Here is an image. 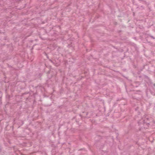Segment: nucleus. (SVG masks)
Instances as JSON below:
<instances>
[{
    "mask_svg": "<svg viewBox=\"0 0 155 155\" xmlns=\"http://www.w3.org/2000/svg\"><path fill=\"white\" fill-rule=\"evenodd\" d=\"M97 136H98V137H100V135H98Z\"/></svg>",
    "mask_w": 155,
    "mask_h": 155,
    "instance_id": "22",
    "label": "nucleus"
},
{
    "mask_svg": "<svg viewBox=\"0 0 155 155\" xmlns=\"http://www.w3.org/2000/svg\"><path fill=\"white\" fill-rule=\"evenodd\" d=\"M21 1V0H17V2H19V1Z\"/></svg>",
    "mask_w": 155,
    "mask_h": 155,
    "instance_id": "14",
    "label": "nucleus"
},
{
    "mask_svg": "<svg viewBox=\"0 0 155 155\" xmlns=\"http://www.w3.org/2000/svg\"><path fill=\"white\" fill-rule=\"evenodd\" d=\"M96 141L99 142V140H96Z\"/></svg>",
    "mask_w": 155,
    "mask_h": 155,
    "instance_id": "18",
    "label": "nucleus"
},
{
    "mask_svg": "<svg viewBox=\"0 0 155 155\" xmlns=\"http://www.w3.org/2000/svg\"><path fill=\"white\" fill-rule=\"evenodd\" d=\"M28 93H29V92H28V93L25 92V93H24L22 94V96H23V95H24L25 94H28Z\"/></svg>",
    "mask_w": 155,
    "mask_h": 155,
    "instance_id": "6",
    "label": "nucleus"
},
{
    "mask_svg": "<svg viewBox=\"0 0 155 155\" xmlns=\"http://www.w3.org/2000/svg\"><path fill=\"white\" fill-rule=\"evenodd\" d=\"M146 40H147V42L148 43H150V44H152V43H151V42H150V41H148L147 39H146Z\"/></svg>",
    "mask_w": 155,
    "mask_h": 155,
    "instance_id": "9",
    "label": "nucleus"
},
{
    "mask_svg": "<svg viewBox=\"0 0 155 155\" xmlns=\"http://www.w3.org/2000/svg\"><path fill=\"white\" fill-rule=\"evenodd\" d=\"M49 61H50L53 64L54 63V61H53L51 60L50 59Z\"/></svg>",
    "mask_w": 155,
    "mask_h": 155,
    "instance_id": "10",
    "label": "nucleus"
},
{
    "mask_svg": "<svg viewBox=\"0 0 155 155\" xmlns=\"http://www.w3.org/2000/svg\"><path fill=\"white\" fill-rule=\"evenodd\" d=\"M38 87H39V86H37L36 87H36V88H37Z\"/></svg>",
    "mask_w": 155,
    "mask_h": 155,
    "instance_id": "19",
    "label": "nucleus"
},
{
    "mask_svg": "<svg viewBox=\"0 0 155 155\" xmlns=\"http://www.w3.org/2000/svg\"><path fill=\"white\" fill-rule=\"evenodd\" d=\"M4 39L5 40H6V37Z\"/></svg>",
    "mask_w": 155,
    "mask_h": 155,
    "instance_id": "17",
    "label": "nucleus"
},
{
    "mask_svg": "<svg viewBox=\"0 0 155 155\" xmlns=\"http://www.w3.org/2000/svg\"><path fill=\"white\" fill-rule=\"evenodd\" d=\"M42 74L41 73H39L37 75V77L40 80L41 79V77L42 76Z\"/></svg>",
    "mask_w": 155,
    "mask_h": 155,
    "instance_id": "4",
    "label": "nucleus"
},
{
    "mask_svg": "<svg viewBox=\"0 0 155 155\" xmlns=\"http://www.w3.org/2000/svg\"><path fill=\"white\" fill-rule=\"evenodd\" d=\"M1 150H2V148L0 146V151L1 152Z\"/></svg>",
    "mask_w": 155,
    "mask_h": 155,
    "instance_id": "15",
    "label": "nucleus"
},
{
    "mask_svg": "<svg viewBox=\"0 0 155 155\" xmlns=\"http://www.w3.org/2000/svg\"><path fill=\"white\" fill-rule=\"evenodd\" d=\"M150 85L151 87L150 88H154V89H155V83H151Z\"/></svg>",
    "mask_w": 155,
    "mask_h": 155,
    "instance_id": "3",
    "label": "nucleus"
},
{
    "mask_svg": "<svg viewBox=\"0 0 155 155\" xmlns=\"http://www.w3.org/2000/svg\"><path fill=\"white\" fill-rule=\"evenodd\" d=\"M144 77H145V78H148V76H146V75H145V76H144Z\"/></svg>",
    "mask_w": 155,
    "mask_h": 155,
    "instance_id": "12",
    "label": "nucleus"
},
{
    "mask_svg": "<svg viewBox=\"0 0 155 155\" xmlns=\"http://www.w3.org/2000/svg\"><path fill=\"white\" fill-rule=\"evenodd\" d=\"M117 23L116 22H115V23H114L115 25H117Z\"/></svg>",
    "mask_w": 155,
    "mask_h": 155,
    "instance_id": "16",
    "label": "nucleus"
},
{
    "mask_svg": "<svg viewBox=\"0 0 155 155\" xmlns=\"http://www.w3.org/2000/svg\"><path fill=\"white\" fill-rule=\"evenodd\" d=\"M8 99H10V95H8Z\"/></svg>",
    "mask_w": 155,
    "mask_h": 155,
    "instance_id": "13",
    "label": "nucleus"
},
{
    "mask_svg": "<svg viewBox=\"0 0 155 155\" xmlns=\"http://www.w3.org/2000/svg\"><path fill=\"white\" fill-rule=\"evenodd\" d=\"M51 72V70H49L47 72V74H50Z\"/></svg>",
    "mask_w": 155,
    "mask_h": 155,
    "instance_id": "8",
    "label": "nucleus"
},
{
    "mask_svg": "<svg viewBox=\"0 0 155 155\" xmlns=\"http://www.w3.org/2000/svg\"><path fill=\"white\" fill-rule=\"evenodd\" d=\"M79 155H81V154H80Z\"/></svg>",
    "mask_w": 155,
    "mask_h": 155,
    "instance_id": "23",
    "label": "nucleus"
},
{
    "mask_svg": "<svg viewBox=\"0 0 155 155\" xmlns=\"http://www.w3.org/2000/svg\"><path fill=\"white\" fill-rule=\"evenodd\" d=\"M150 91L151 94L153 95H155V89L150 88Z\"/></svg>",
    "mask_w": 155,
    "mask_h": 155,
    "instance_id": "2",
    "label": "nucleus"
},
{
    "mask_svg": "<svg viewBox=\"0 0 155 155\" xmlns=\"http://www.w3.org/2000/svg\"><path fill=\"white\" fill-rule=\"evenodd\" d=\"M154 122L151 118H147L144 120H140L138 122V123L139 125L140 126V127L139 128L138 130H136V131H140L141 129L143 128H147V127L151 123Z\"/></svg>",
    "mask_w": 155,
    "mask_h": 155,
    "instance_id": "1",
    "label": "nucleus"
},
{
    "mask_svg": "<svg viewBox=\"0 0 155 155\" xmlns=\"http://www.w3.org/2000/svg\"><path fill=\"white\" fill-rule=\"evenodd\" d=\"M52 75H51V78L52 77ZM49 78H50V77H49Z\"/></svg>",
    "mask_w": 155,
    "mask_h": 155,
    "instance_id": "21",
    "label": "nucleus"
},
{
    "mask_svg": "<svg viewBox=\"0 0 155 155\" xmlns=\"http://www.w3.org/2000/svg\"><path fill=\"white\" fill-rule=\"evenodd\" d=\"M144 67H145L144 65H143V68L140 69V71H142L143 70L144 68Z\"/></svg>",
    "mask_w": 155,
    "mask_h": 155,
    "instance_id": "7",
    "label": "nucleus"
},
{
    "mask_svg": "<svg viewBox=\"0 0 155 155\" xmlns=\"http://www.w3.org/2000/svg\"><path fill=\"white\" fill-rule=\"evenodd\" d=\"M68 46L69 47L70 46V45H68Z\"/></svg>",
    "mask_w": 155,
    "mask_h": 155,
    "instance_id": "20",
    "label": "nucleus"
},
{
    "mask_svg": "<svg viewBox=\"0 0 155 155\" xmlns=\"http://www.w3.org/2000/svg\"><path fill=\"white\" fill-rule=\"evenodd\" d=\"M138 108L137 107V108H135V110H138Z\"/></svg>",
    "mask_w": 155,
    "mask_h": 155,
    "instance_id": "11",
    "label": "nucleus"
},
{
    "mask_svg": "<svg viewBox=\"0 0 155 155\" xmlns=\"http://www.w3.org/2000/svg\"><path fill=\"white\" fill-rule=\"evenodd\" d=\"M149 36L150 37H151L153 39H155V37H154L153 36H152L151 35H149Z\"/></svg>",
    "mask_w": 155,
    "mask_h": 155,
    "instance_id": "5",
    "label": "nucleus"
}]
</instances>
